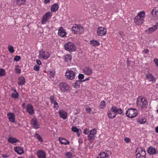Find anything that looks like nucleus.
<instances>
[{
    "mask_svg": "<svg viewBox=\"0 0 158 158\" xmlns=\"http://www.w3.org/2000/svg\"><path fill=\"white\" fill-rule=\"evenodd\" d=\"M145 16V13L144 11L139 12L134 19V21L135 24L139 25L142 24L143 22V18Z\"/></svg>",
    "mask_w": 158,
    "mask_h": 158,
    "instance_id": "f257e3e1",
    "label": "nucleus"
},
{
    "mask_svg": "<svg viewBox=\"0 0 158 158\" xmlns=\"http://www.w3.org/2000/svg\"><path fill=\"white\" fill-rule=\"evenodd\" d=\"M137 105L139 108H143L147 106L148 102L144 98L139 97L137 101Z\"/></svg>",
    "mask_w": 158,
    "mask_h": 158,
    "instance_id": "f03ea898",
    "label": "nucleus"
},
{
    "mask_svg": "<svg viewBox=\"0 0 158 158\" xmlns=\"http://www.w3.org/2000/svg\"><path fill=\"white\" fill-rule=\"evenodd\" d=\"M64 48L65 50L69 52H73L76 49V48L75 45L71 42L65 43L64 45Z\"/></svg>",
    "mask_w": 158,
    "mask_h": 158,
    "instance_id": "7ed1b4c3",
    "label": "nucleus"
},
{
    "mask_svg": "<svg viewBox=\"0 0 158 158\" xmlns=\"http://www.w3.org/2000/svg\"><path fill=\"white\" fill-rule=\"evenodd\" d=\"M138 111L137 110L133 108H130L128 109L126 113L127 116L131 118H133L136 117Z\"/></svg>",
    "mask_w": 158,
    "mask_h": 158,
    "instance_id": "20e7f679",
    "label": "nucleus"
},
{
    "mask_svg": "<svg viewBox=\"0 0 158 158\" xmlns=\"http://www.w3.org/2000/svg\"><path fill=\"white\" fill-rule=\"evenodd\" d=\"M72 31L74 34H81L84 32V29L82 27L75 24L72 27Z\"/></svg>",
    "mask_w": 158,
    "mask_h": 158,
    "instance_id": "39448f33",
    "label": "nucleus"
},
{
    "mask_svg": "<svg viewBox=\"0 0 158 158\" xmlns=\"http://www.w3.org/2000/svg\"><path fill=\"white\" fill-rule=\"evenodd\" d=\"M59 88L61 91L64 93H67L71 89L69 85L65 82L60 83Z\"/></svg>",
    "mask_w": 158,
    "mask_h": 158,
    "instance_id": "423d86ee",
    "label": "nucleus"
},
{
    "mask_svg": "<svg viewBox=\"0 0 158 158\" xmlns=\"http://www.w3.org/2000/svg\"><path fill=\"white\" fill-rule=\"evenodd\" d=\"M76 72L71 70H67L65 73V76L68 80H73L76 76Z\"/></svg>",
    "mask_w": 158,
    "mask_h": 158,
    "instance_id": "0eeeda50",
    "label": "nucleus"
},
{
    "mask_svg": "<svg viewBox=\"0 0 158 158\" xmlns=\"http://www.w3.org/2000/svg\"><path fill=\"white\" fill-rule=\"evenodd\" d=\"M97 134V130L94 129L90 131L89 133L87 136V139L90 142H92L95 139V135Z\"/></svg>",
    "mask_w": 158,
    "mask_h": 158,
    "instance_id": "6e6552de",
    "label": "nucleus"
},
{
    "mask_svg": "<svg viewBox=\"0 0 158 158\" xmlns=\"http://www.w3.org/2000/svg\"><path fill=\"white\" fill-rule=\"evenodd\" d=\"M52 13L51 12H48L46 13L42 17L41 20V23L42 24H45L47 21L51 17Z\"/></svg>",
    "mask_w": 158,
    "mask_h": 158,
    "instance_id": "1a4fd4ad",
    "label": "nucleus"
},
{
    "mask_svg": "<svg viewBox=\"0 0 158 158\" xmlns=\"http://www.w3.org/2000/svg\"><path fill=\"white\" fill-rule=\"evenodd\" d=\"M111 110H112L113 113H114V114H119L121 115H123L124 114L123 113V110L121 109L118 108L115 106H112Z\"/></svg>",
    "mask_w": 158,
    "mask_h": 158,
    "instance_id": "9d476101",
    "label": "nucleus"
},
{
    "mask_svg": "<svg viewBox=\"0 0 158 158\" xmlns=\"http://www.w3.org/2000/svg\"><path fill=\"white\" fill-rule=\"evenodd\" d=\"M136 158H145L146 157V152L142 148L140 151H139L136 154Z\"/></svg>",
    "mask_w": 158,
    "mask_h": 158,
    "instance_id": "9b49d317",
    "label": "nucleus"
},
{
    "mask_svg": "<svg viewBox=\"0 0 158 158\" xmlns=\"http://www.w3.org/2000/svg\"><path fill=\"white\" fill-rule=\"evenodd\" d=\"M82 72L86 75H90L92 73V70L88 66H86L83 68L82 69Z\"/></svg>",
    "mask_w": 158,
    "mask_h": 158,
    "instance_id": "f8f14e48",
    "label": "nucleus"
},
{
    "mask_svg": "<svg viewBox=\"0 0 158 158\" xmlns=\"http://www.w3.org/2000/svg\"><path fill=\"white\" fill-rule=\"evenodd\" d=\"M106 33V29L104 27H100L97 30V33L98 35L100 36H102L105 35Z\"/></svg>",
    "mask_w": 158,
    "mask_h": 158,
    "instance_id": "ddd939ff",
    "label": "nucleus"
},
{
    "mask_svg": "<svg viewBox=\"0 0 158 158\" xmlns=\"http://www.w3.org/2000/svg\"><path fill=\"white\" fill-rule=\"evenodd\" d=\"M50 56L49 52L47 51H43L39 54V57L44 59H47Z\"/></svg>",
    "mask_w": 158,
    "mask_h": 158,
    "instance_id": "4468645a",
    "label": "nucleus"
},
{
    "mask_svg": "<svg viewBox=\"0 0 158 158\" xmlns=\"http://www.w3.org/2000/svg\"><path fill=\"white\" fill-rule=\"evenodd\" d=\"M26 111L30 114H32L34 113V108L32 105L27 104L26 106Z\"/></svg>",
    "mask_w": 158,
    "mask_h": 158,
    "instance_id": "2eb2a0df",
    "label": "nucleus"
},
{
    "mask_svg": "<svg viewBox=\"0 0 158 158\" xmlns=\"http://www.w3.org/2000/svg\"><path fill=\"white\" fill-rule=\"evenodd\" d=\"M147 151L150 155H154L157 153L156 150L152 146H151L148 148Z\"/></svg>",
    "mask_w": 158,
    "mask_h": 158,
    "instance_id": "dca6fc26",
    "label": "nucleus"
},
{
    "mask_svg": "<svg viewBox=\"0 0 158 158\" xmlns=\"http://www.w3.org/2000/svg\"><path fill=\"white\" fill-rule=\"evenodd\" d=\"M58 34L60 36L63 37L66 36V32L64 29L63 27H61L59 28Z\"/></svg>",
    "mask_w": 158,
    "mask_h": 158,
    "instance_id": "f3484780",
    "label": "nucleus"
},
{
    "mask_svg": "<svg viewBox=\"0 0 158 158\" xmlns=\"http://www.w3.org/2000/svg\"><path fill=\"white\" fill-rule=\"evenodd\" d=\"M37 155L38 158H46L45 153L42 150H38Z\"/></svg>",
    "mask_w": 158,
    "mask_h": 158,
    "instance_id": "a211bd4d",
    "label": "nucleus"
},
{
    "mask_svg": "<svg viewBox=\"0 0 158 158\" xmlns=\"http://www.w3.org/2000/svg\"><path fill=\"white\" fill-rule=\"evenodd\" d=\"M31 123L33 128L38 129L39 127V126L37 120L36 118H34L31 119Z\"/></svg>",
    "mask_w": 158,
    "mask_h": 158,
    "instance_id": "6ab92c4d",
    "label": "nucleus"
},
{
    "mask_svg": "<svg viewBox=\"0 0 158 158\" xmlns=\"http://www.w3.org/2000/svg\"><path fill=\"white\" fill-rule=\"evenodd\" d=\"M7 116L8 117V119L10 122L12 123H14L15 122V115L13 113L9 112L8 113Z\"/></svg>",
    "mask_w": 158,
    "mask_h": 158,
    "instance_id": "aec40b11",
    "label": "nucleus"
},
{
    "mask_svg": "<svg viewBox=\"0 0 158 158\" xmlns=\"http://www.w3.org/2000/svg\"><path fill=\"white\" fill-rule=\"evenodd\" d=\"M157 27H158V23L157 24V25H155L152 27H149L146 30V31H148L149 34H151L157 30Z\"/></svg>",
    "mask_w": 158,
    "mask_h": 158,
    "instance_id": "412c9836",
    "label": "nucleus"
},
{
    "mask_svg": "<svg viewBox=\"0 0 158 158\" xmlns=\"http://www.w3.org/2000/svg\"><path fill=\"white\" fill-rule=\"evenodd\" d=\"M59 114L60 118L64 119H65L67 117V113L65 111L61 110L59 111Z\"/></svg>",
    "mask_w": 158,
    "mask_h": 158,
    "instance_id": "4be33fe9",
    "label": "nucleus"
},
{
    "mask_svg": "<svg viewBox=\"0 0 158 158\" xmlns=\"http://www.w3.org/2000/svg\"><path fill=\"white\" fill-rule=\"evenodd\" d=\"M58 139L60 142L62 144L67 145L69 144V141L64 138L59 137Z\"/></svg>",
    "mask_w": 158,
    "mask_h": 158,
    "instance_id": "5701e85b",
    "label": "nucleus"
},
{
    "mask_svg": "<svg viewBox=\"0 0 158 158\" xmlns=\"http://www.w3.org/2000/svg\"><path fill=\"white\" fill-rule=\"evenodd\" d=\"M25 83V79L23 76L20 77L19 78V81L18 84L19 85H22Z\"/></svg>",
    "mask_w": 158,
    "mask_h": 158,
    "instance_id": "b1692460",
    "label": "nucleus"
},
{
    "mask_svg": "<svg viewBox=\"0 0 158 158\" xmlns=\"http://www.w3.org/2000/svg\"><path fill=\"white\" fill-rule=\"evenodd\" d=\"M146 77L149 81H156V78L151 74H148L146 75Z\"/></svg>",
    "mask_w": 158,
    "mask_h": 158,
    "instance_id": "393cba45",
    "label": "nucleus"
},
{
    "mask_svg": "<svg viewBox=\"0 0 158 158\" xmlns=\"http://www.w3.org/2000/svg\"><path fill=\"white\" fill-rule=\"evenodd\" d=\"M151 13L152 15L154 17L158 16V7H155L153 8L151 11Z\"/></svg>",
    "mask_w": 158,
    "mask_h": 158,
    "instance_id": "a878e982",
    "label": "nucleus"
},
{
    "mask_svg": "<svg viewBox=\"0 0 158 158\" xmlns=\"http://www.w3.org/2000/svg\"><path fill=\"white\" fill-rule=\"evenodd\" d=\"M59 8V6L57 3H55L51 6V10L52 12L57 11Z\"/></svg>",
    "mask_w": 158,
    "mask_h": 158,
    "instance_id": "bb28decb",
    "label": "nucleus"
},
{
    "mask_svg": "<svg viewBox=\"0 0 158 158\" xmlns=\"http://www.w3.org/2000/svg\"><path fill=\"white\" fill-rule=\"evenodd\" d=\"M14 150L16 152L19 154H21L23 153V150L19 147H15Z\"/></svg>",
    "mask_w": 158,
    "mask_h": 158,
    "instance_id": "cd10ccee",
    "label": "nucleus"
},
{
    "mask_svg": "<svg viewBox=\"0 0 158 158\" xmlns=\"http://www.w3.org/2000/svg\"><path fill=\"white\" fill-rule=\"evenodd\" d=\"M8 141V142L12 143H14L17 142H19V140L16 139L15 138L11 137L9 138Z\"/></svg>",
    "mask_w": 158,
    "mask_h": 158,
    "instance_id": "c85d7f7f",
    "label": "nucleus"
},
{
    "mask_svg": "<svg viewBox=\"0 0 158 158\" xmlns=\"http://www.w3.org/2000/svg\"><path fill=\"white\" fill-rule=\"evenodd\" d=\"M90 44L92 46H98L100 45V43L98 41L96 40H91L90 42Z\"/></svg>",
    "mask_w": 158,
    "mask_h": 158,
    "instance_id": "c756f323",
    "label": "nucleus"
},
{
    "mask_svg": "<svg viewBox=\"0 0 158 158\" xmlns=\"http://www.w3.org/2000/svg\"><path fill=\"white\" fill-rule=\"evenodd\" d=\"M99 155L100 156L101 158H109V155L105 152H101Z\"/></svg>",
    "mask_w": 158,
    "mask_h": 158,
    "instance_id": "7c9ffc66",
    "label": "nucleus"
},
{
    "mask_svg": "<svg viewBox=\"0 0 158 158\" xmlns=\"http://www.w3.org/2000/svg\"><path fill=\"white\" fill-rule=\"evenodd\" d=\"M107 116L108 118L113 119L116 117V114L110 111H108L107 112Z\"/></svg>",
    "mask_w": 158,
    "mask_h": 158,
    "instance_id": "2f4dec72",
    "label": "nucleus"
},
{
    "mask_svg": "<svg viewBox=\"0 0 158 158\" xmlns=\"http://www.w3.org/2000/svg\"><path fill=\"white\" fill-rule=\"evenodd\" d=\"M72 130L73 131L76 132L78 136L80 135V130L79 129H78L76 127H73L72 128Z\"/></svg>",
    "mask_w": 158,
    "mask_h": 158,
    "instance_id": "473e14b6",
    "label": "nucleus"
},
{
    "mask_svg": "<svg viewBox=\"0 0 158 158\" xmlns=\"http://www.w3.org/2000/svg\"><path fill=\"white\" fill-rule=\"evenodd\" d=\"M81 80H77L75 83V85L74 86V88H77L79 87L81 83Z\"/></svg>",
    "mask_w": 158,
    "mask_h": 158,
    "instance_id": "72a5a7b5",
    "label": "nucleus"
},
{
    "mask_svg": "<svg viewBox=\"0 0 158 158\" xmlns=\"http://www.w3.org/2000/svg\"><path fill=\"white\" fill-rule=\"evenodd\" d=\"M15 93H12L11 97L12 98H19V94L16 92V89H14Z\"/></svg>",
    "mask_w": 158,
    "mask_h": 158,
    "instance_id": "f704fd0d",
    "label": "nucleus"
},
{
    "mask_svg": "<svg viewBox=\"0 0 158 158\" xmlns=\"http://www.w3.org/2000/svg\"><path fill=\"white\" fill-rule=\"evenodd\" d=\"M17 4L19 6L24 5L25 4V0H16Z\"/></svg>",
    "mask_w": 158,
    "mask_h": 158,
    "instance_id": "c9c22d12",
    "label": "nucleus"
},
{
    "mask_svg": "<svg viewBox=\"0 0 158 158\" xmlns=\"http://www.w3.org/2000/svg\"><path fill=\"white\" fill-rule=\"evenodd\" d=\"M71 56L69 55H67L65 57V60L67 62H70L71 61Z\"/></svg>",
    "mask_w": 158,
    "mask_h": 158,
    "instance_id": "e433bc0d",
    "label": "nucleus"
},
{
    "mask_svg": "<svg viewBox=\"0 0 158 158\" xmlns=\"http://www.w3.org/2000/svg\"><path fill=\"white\" fill-rule=\"evenodd\" d=\"M35 136L37 139L39 140L41 142H43V140L42 139V137H41V136L39 135L38 133H36L35 134Z\"/></svg>",
    "mask_w": 158,
    "mask_h": 158,
    "instance_id": "4c0bfd02",
    "label": "nucleus"
},
{
    "mask_svg": "<svg viewBox=\"0 0 158 158\" xmlns=\"http://www.w3.org/2000/svg\"><path fill=\"white\" fill-rule=\"evenodd\" d=\"M5 71L4 69H0V77L5 76Z\"/></svg>",
    "mask_w": 158,
    "mask_h": 158,
    "instance_id": "58836bf2",
    "label": "nucleus"
},
{
    "mask_svg": "<svg viewBox=\"0 0 158 158\" xmlns=\"http://www.w3.org/2000/svg\"><path fill=\"white\" fill-rule=\"evenodd\" d=\"M105 102L103 101L101 102L99 107L101 109H103L105 107Z\"/></svg>",
    "mask_w": 158,
    "mask_h": 158,
    "instance_id": "ea45409f",
    "label": "nucleus"
},
{
    "mask_svg": "<svg viewBox=\"0 0 158 158\" xmlns=\"http://www.w3.org/2000/svg\"><path fill=\"white\" fill-rule=\"evenodd\" d=\"M65 155L67 158H71L73 157L72 153L69 152L66 153Z\"/></svg>",
    "mask_w": 158,
    "mask_h": 158,
    "instance_id": "a19ab883",
    "label": "nucleus"
},
{
    "mask_svg": "<svg viewBox=\"0 0 158 158\" xmlns=\"http://www.w3.org/2000/svg\"><path fill=\"white\" fill-rule=\"evenodd\" d=\"M8 49L9 51L11 53H13L14 52V48L12 46H9L8 47Z\"/></svg>",
    "mask_w": 158,
    "mask_h": 158,
    "instance_id": "79ce46f5",
    "label": "nucleus"
},
{
    "mask_svg": "<svg viewBox=\"0 0 158 158\" xmlns=\"http://www.w3.org/2000/svg\"><path fill=\"white\" fill-rule=\"evenodd\" d=\"M146 122V119L145 118L142 119L140 120H139L138 122L141 124H143L145 123Z\"/></svg>",
    "mask_w": 158,
    "mask_h": 158,
    "instance_id": "37998d69",
    "label": "nucleus"
},
{
    "mask_svg": "<svg viewBox=\"0 0 158 158\" xmlns=\"http://www.w3.org/2000/svg\"><path fill=\"white\" fill-rule=\"evenodd\" d=\"M50 99L51 103H53L56 102L55 100L54 96L53 95L51 96L50 97Z\"/></svg>",
    "mask_w": 158,
    "mask_h": 158,
    "instance_id": "c03bdc74",
    "label": "nucleus"
},
{
    "mask_svg": "<svg viewBox=\"0 0 158 158\" xmlns=\"http://www.w3.org/2000/svg\"><path fill=\"white\" fill-rule=\"evenodd\" d=\"M78 78L79 79V80H82L84 77V75L82 74H79L78 76Z\"/></svg>",
    "mask_w": 158,
    "mask_h": 158,
    "instance_id": "a18cd8bd",
    "label": "nucleus"
},
{
    "mask_svg": "<svg viewBox=\"0 0 158 158\" xmlns=\"http://www.w3.org/2000/svg\"><path fill=\"white\" fill-rule=\"evenodd\" d=\"M53 104H54V106H53L54 108L56 110H57L59 108V106L58 103L56 102L53 103Z\"/></svg>",
    "mask_w": 158,
    "mask_h": 158,
    "instance_id": "49530a36",
    "label": "nucleus"
},
{
    "mask_svg": "<svg viewBox=\"0 0 158 158\" xmlns=\"http://www.w3.org/2000/svg\"><path fill=\"white\" fill-rule=\"evenodd\" d=\"M33 69L35 71H38L39 70L40 66L38 65H35L34 66Z\"/></svg>",
    "mask_w": 158,
    "mask_h": 158,
    "instance_id": "de8ad7c7",
    "label": "nucleus"
},
{
    "mask_svg": "<svg viewBox=\"0 0 158 158\" xmlns=\"http://www.w3.org/2000/svg\"><path fill=\"white\" fill-rule=\"evenodd\" d=\"M21 59V57L20 56H16L14 58V60L15 61H18Z\"/></svg>",
    "mask_w": 158,
    "mask_h": 158,
    "instance_id": "09e8293b",
    "label": "nucleus"
},
{
    "mask_svg": "<svg viewBox=\"0 0 158 158\" xmlns=\"http://www.w3.org/2000/svg\"><path fill=\"white\" fill-rule=\"evenodd\" d=\"M48 75H50V77H53L54 75V73L53 71H49Z\"/></svg>",
    "mask_w": 158,
    "mask_h": 158,
    "instance_id": "8fccbe9b",
    "label": "nucleus"
},
{
    "mask_svg": "<svg viewBox=\"0 0 158 158\" xmlns=\"http://www.w3.org/2000/svg\"><path fill=\"white\" fill-rule=\"evenodd\" d=\"M89 132V129H85L84 130L83 133L85 134H87Z\"/></svg>",
    "mask_w": 158,
    "mask_h": 158,
    "instance_id": "3c124183",
    "label": "nucleus"
},
{
    "mask_svg": "<svg viewBox=\"0 0 158 158\" xmlns=\"http://www.w3.org/2000/svg\"><path fill=\"white\" fill-rule=\"evenodd\" d=\"M153 61L155 62L157 66L158 67V59L155 58L154 59Z\"/></svg>",
    "mask_w": 158,
    "mask_h": 158,
    "instance_id": "603ef678",
    "label": "nucleus"
},
{
    "mask_svg": "<svg viewBox=\"0 0 158 158\" xmlns=\"http://www.w3.org/2000/svg\"><path fill=\"white\" fill-rule=\"evenodd\" d=\"M86 111L88 113H90L92 110L90 108H88L86 109Z\"/></svg>",
    "mask_w": 158,
    "mask_h": 158,
    "instance_id": "864d4df0",
    "label": "nucleus"
},
{
    "mask_svg": "<svg viewBox=\"0 0 158 158\" xmlns=\"http://www.w3.org/2000/svg\"><path fill=\"white\" fill-rule=\"evenodd\" d=\"M130 140V139L127 137H125L124 139V141L127 143H129Z\"/></svg>",
    "mask_w": 158,
    "mask_h": 158,
    "instance_id": "5fc2aeb1",
    "label": "nucleus"
},
{
    "mask_svg": "<svg viewBox=\"0 0 158 158\" xmlns=\"http://www.w3.org/2000/svg\"><path fill=\"white\" fill-rule=\"evenodd\" d=\"M119 34L122 37L124 36V33L123 31H119Z\"/></svg>",
    "mask_w": 158,
    "mask_h": 158,
    "instance_id": "6e6d98bb",
    "label": "nucleus"
},
{
    "mask_svg": "<svg viewBox=\"0 0 158 158\" xmlns=\"http://www.w3.org/2000/svg\"><path fill=\"white\" fill-rule=\"evenodd\" d=\"M16 73L17 74H20L21 73V69H17L16 71Z\"/></svg>",
    "mask_w": 158,
    "mask_h": 158,
    "instance_id": "4d7b16f0",
    "label": "nucleus"
},
{
    "mask_svg": "<svg viewBox=\"0 0 158 158\" xmlns=\"http://www.w3.org/2000/svg\"><path fill=\"white\" fill-rule=\"evenodd\" d=\"M36 61L37 64L38 65H41V61L40 60H37Z\"/></svg>",
    "mask_w": 158,
    "mask_h": 158,
    "instance_id": "13d9d810",
    "label": "nucleus"
},
{
    "mask_svg": "<svg viewBox=\"0 0 158 158\" xmlns=\"http://www.w3.org/2000/svg\"><path fill=\"white\" fill-rule=\"evenodd\" d=\"M149 52V50L148 49H145L143 51V52L145 53L146 54L148 53Z\"/></svg>",
    "mask_w": 158,
    "mask_h": 158,
    "instance_id": "bf43d9fd",
    "label": "nucleus"
},
{
    "mask_svg": "<svg viewBox=\"0 0 158 158\" xmlns=\"http://www.w3.org/2000/svg\"><path fill=\"white\" fill-rule=\"evenodd\" d=\"M89 77H87V78H86L84 80H81V81H82V82H84V81H89Z\"/></svg>",
    "mask_w": 158,
    "mask_h": 158,
    "instance_id": "052dcab7",
    "label": "nucleus"
},
{
    "mask_svg": "<svg viewBox=\"0 0 158 158\" xmlns=\"http://www.w3.org/2000/svg\"><path fill=\"white\" fill-rule=\"evenodd\" d=\"M126 62L127 64V67H128L130 65V63L129 62L128 59L127 60Z\"/></svg>",
    "mask_w": 158,
    "mask_h": 158,
    "instance_id": "680f3d73",
    "label": "nucleus"
},
{
    "mask_svg": "<svg viewBox=\"0 0 158 158\" xmlns=\"http://www.w3.org/2000/svg\"><path fill=\"white\" fill-rule=\"evenodd\" d=\"M50 2V0H44V3L45 4H47Z\"/></svg>",
    "mask_w": 158,
    "mask_h": 158,
    "instance_id": "e2e57ef3",
    "label": "nucleus"
},
{
    "mask_svg": "<svg viewBox=\"0 0 158 158\" xmlns=\"http://www.w3.org/2000/svg\"><path fill=\"white\" fill-rule=\"evenodd\" d=\"M22 107L23 109H25V103H23V104L22 105Z\"/></svg>",
    "mask_w": 158,
    "mask_h": 158,
    "instance_id": "0e129e2a",
    "label": "nucleus"
},
{
    "mask_svg": "<svg viewBox=\"0 0 158 158\" xmlns=\"http://www.w3.org/2000/svg\"><path fill=\"white\" fill-rule=\"evenodd\" d=\"M2 157L3 158H7L8 157V156L6 155H2Z\"/></svg>",
    "mask_w": 158,
    "mask_h": 158,
    "instance_id": "69168bd1",
    "label": "nucleus"
},
{
    "mask_svg": "<svg viewBox=\"0 0 158 158\" xmlns=\"http://www.w3.org/2000/svg\"><path fill=\"white\" fill-rule=\"evenodd\" d=\"M155 130H156V132L157 133H158V126L156 128Z\"/></svg>",
    "mask_w": 158,
    "mask_h": 158,
    "instance_id": "338daca9",
    "label": "nucleus"
},
{
    "mask_svg": "<svg viewBox=\"0 0 158 158\" xmlns=\"http://www.w3.org/2000/svg\"><path fill=\"white\" fill-rule=\"evenodd\" d=\"M78 142L79 143H82L83 142L81 139H79V140Z\"/></svg>",
    "mask_w": 158,
    "mask_h": 158,
    "instance_id": "774afa93",
    "label": "nucleus"
}]
</instances>
